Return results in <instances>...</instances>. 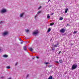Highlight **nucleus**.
<instances>
[{"instance_id": "79ce46f5", "label": "nucleus", "mask_w": 79, "mask_h": 79, "mask_svg": "<svg viewBox=\"0 0 79 79\" xmlns=\"http://www.w3.org/2000/svg\"><path fill=\"white\" fill-rule=\"evenodd\" d=\"M34 58H33V59H34Z\"/></svg>"}, {"instance_id": "2f4dec72", "label": "nucleus", "mask_w": 79, "mask_h": 79, "mask_svg": "<svg viewBox=\"0 0 79 79\" xmlns=\"http://www.w3.org/2000/svg\"><path fill=\"white\" fill-rule=\"evenodd\" d=\"M56 63H58L59 62L57 61H56Z\"/></svg>"}, {"instance_id": "4be33fe9", "label": "nucleus", "mask_w": 79, "mask_h": 79, "mask_svg": "<svg viewBox=\"0 0 79 79\" xmlns=\"http://www.w3.org/2000/svg\"><path fill=\"white\" fill-rule=\"evenodd\" d=\"M2 23H3V22L2 21L0 22V24H2Z\"/></svg>"}, {"instance_id": "aec40b11", "label": "nucleus", "mask_w": 79, "mask_h": 79, "mask_svg": "<svg viewBox=\"0 0 79 79\" xmlns=\"http://www.w3.org/2000/svg\"><path fill=\"white\" fill-rule=\"evenodd\" d=\"M6 68H7V69H10V67L9 66H7L6 67Z\"/></svg>"}, {"instance_id": "9d476101", "label": "nucleus", "mask_w": 79, "mask_h": 79, "mask_svg": "<svg viewBox=\"0 0 79 79\" xmlns=\"http://www.w3.org/2000/svg\"><path fill=\"white\" fill-rule=\"evenodd\" d=\"M23 49L24 50H25V51H26V50H27V48L26 46H24L23 47Z\"/></svg>"}, {"instance_id": "c756f323", "label": "nucleus", "mask_w": 79, "mask_h": 79, "mask_svg": "<svg viewBox=\"0 0 79 79\" xmlns=\"http://www.w3.org/2000/svg\"><path fill=\"white\" fill-rule=\"evenodd\" d=\"M36 58H37L38 59L39 58V57L38 56H36Z\"/></svg>"}, {"instance_id": "393cba45", "label": "nucleus", "mask_w": 79, "mask_h": 79, "mask_svg": "<svg viewBox=\"0 0 79 79\" xmlns=\"http://www.w3.org/2000/svg\"><path fill=\"white\" fill-rule=\"evenodd\" d=\"M29 74L27 75V77H29Z\"/></svg>"}, {"instance_id": "412c9836", "label": "nucleus", "mask_w": 79, "mask_h": 79, "mask_svg": "<svg viewBox=\"0 0 79 79\" xmlns=\"http://www.w3.org/2000/svg\"><path fill=\"white\" fill-rule=\"evenodd\" d=\"M58 47V45L56 44H55L54 45V47Z\"/></svg>"}, {"instance_id": "9b49d317", "label": "nucleus", "mask_w": 79, "mask_h": 79, "mask_svg": "<svg viewBox=\"0 0 79 79\" xmlns=\"http://www.w3.org/2000/svg\"><path fill=\"white\" fill-rule=\"evenodd\" d=\"M60 63H63V60H59Z\"/></svg>"}, {"instance_id": "dca6fc26", "label": "nucleus", "mask_w": 79, "mask_h": 79, "mask_svg": "<svg viewBox=\"0 0 79 79\" xmlns=\"http://www.w3.org/2000/svg\"><path fill=\"white\" fill-rule=\"evenodd\" d=\"M29 49L30 50V51H31V52H32V51L33 50L32 48H29Z\"/></svg>"}, {"instance_id": "ddd939ff", "label": "nucleus", "mask_w": 79, "mask_h": 79, "mask_svg": "<svg viewBox=\"0 0 79 79\" xmlns=\"http://www.w3.org/2000/svg\"><path fill=\"white\" fill-rule=\"evenodd\" d=\"M50 31H51V28H49L48 30V32H50Z\"/></svg>"}, {"instance_id": "c9c22d12", "label": "nucleus", "mask_w": 79, "mask_h": 79, "mask_svg": "<svg viewBox=\"0 0 79 79\" xmlns=\"http://www.w3.org/2000/svg\"><path fill=\"white\" fill-rule=\"evenodd\" d=\"M19 40H21V39H19Z\"/></svg>"}, {"instance_id": "7ed1b4c3", "label": "nucleus", "mask_w": 79, "mask_h": 79, "mask_svg": "<svg viewBox=\"0 0 79 79\" xmlns=\"http://www.w3.org/2000/svg\"><path fill=\"white\" fill-rule=\"evenodd\" d=\"M77 64H73L72 68V69H76V68H77Z\"/></svg>"}, {"instance_id": "4c0bfd02", "label": "nucleus", "mask_w": 79, "mask_h": 79, "mask_svg": "<svg viewBox=\"0 0 79 79\" xmlns=\"http://www.w3.org/2000/svg\"><path fill=\"white\" fill-rule=\"evenodd\" d=\"M50 0H49L48 2H50Z\"/></svg>"}, {"instance_id": "ea45409f", "label": "nucleus", "mask_w": 79, "mask_h": 79, "mask_svg": "<svg viewBox=\"0 0 79 79\" xmlns=\"http://www.w3.org/2000/svg\"><path fill=\"white\" fill-rule=\"evenodd\" d=\"M67 26H68V24H67Z\"/></svg>"}, {"instance_id": "5701e85b", "label": "nucleus", "mask_w": 79, "mask_h": 79, "mask_svg": "<svg viewBox=\"0 0 79 79\" xmlns=\"http://www.w3.org/2000/svg\"><path fill=\"white\" fill-rule=\"evenodd\" d=\"M76 33H77V31H74L73 32V34H76Z\"/></svg>"}, {"instance_id": "a878e982", "label": "nucleus", "mask_w": 79, "mask_h": 79, "mask_svg": "<svg viewBox=\"0 0 79 79\" xmlns=\"http://www.w3.org/2000/svg\"><path fill=\"white\" fill-rule=\"evenodd\" d=\"M61 51H60L58 54H60L61 53Z\"/></svg>"}, {"instance_id": "58836bf2", "label": "nucleus", "mask_w": 79, "mask_h": 79, "mask_svg": "<svg viewBox=\"0 0 79 79\" xmlns=\"http://www.w3.org/2000/svg\"><path fill=\"white\" fill-rule=\"evenodd\" d=\"M39 9H40V7H39V8H38V10H39Z\"/></svg>"}, {"instance_id": "6e6552de", "label": "nucleus", "mask_w": 79, "mask_h": 79, "mask_svg": "<svg viewBox=\"0 0 79 79\" xmlns=\"http://www.w3.org/2000/svg\"><path fill=\"white\" fill-rule=\"evenodd\" d=\"M65 13H68V8H66L65 10Z\"/></svg>"}, {"instance_id": "f257e3e1", "label": "nucleus", "mask_w": 79, "mask_h": 79, "mask_svg": "<svg viewBox=\"0 0 79 79\" xmlns=\"http://www.w3.org/2000/svg\"><path fill=\"white\" fill-rule=\"evenodd\" d=\"M7 12V10L5 8H3L0 11V13L3 14Z\"/></svg>"}, {"instance_id": "20e7f679", "label": "nucleus", "mask_w": 79, "mask_h": 79, "mask_svg": "<svg viewBox=\"0 0 79 79\" xmlns=\"http://www.w3.org/2000/svg\"><path fill=\"white\" fill-rule=\"evenodd\" d=\"M33 35H36L39 34V31H38V30H36L33 32Z\"/></svg>"}, {"instance_id": "c85d7f7f", "label": "nucleus", "mask_w": 79, "mask_h": 79, "mask_svg": "<svg viewBox=\"0 0 79 79\" xmlns=\"http://www.w3.org/2000/svg\"><path fill=\"white\" fill-rule=\"evenodd\" d=\"M52 51L55 50V49H54L53 48H52Z\"/></svg>"}, {"instance_id": "1a4fd4ad", "label": "nucleus", "mask_w": 79, "mask_h": 79, "mask_svg": "<svg viewBox=\"0 0 79 79\" xmlns=\"http://www.w3.org/2000/svg\"><path fill=\"white\" fill-rule=\"evenodd\" d=\"M3 57L4 58H7V57H8V55H3Z\"/></svg>"}, {"instance_id": "2eb2a0df", "label": "nucleus", "mask_w": 79, "mask_h": 79, "mask_svg": "<svg viewBox=\"0 0 79 79\" xmlns=\"http://www.w3.org/2000/svg\"><path fill=\"white\" fill-rule=\"evenodd\" d=\"M52 79V76H50L49 77V78L48 79Z\"/></svg>"}, {"instance_id": "f8f14e48", "label": "nucleus", "mask_w": 79, "mask_h": 79, "mask_svg": "<svg viewBox=\"0 0 79 79\" xmlns=\"http://www.w3.org/2000/svg\"><path fill=\"white\" fill-rule=\"evenodd\" d=\"M50 15L48 14L47 18H48V19H50Z\"/></svg>"}, {"instance_id": "f03ea898", "label": "nucleus", "mask_w": 79, "mask_h": 79, "mask_svg": "<svg viewBox=\"0 0 79 79\" xmlns=\"http://www.w3.org/2000/svg\"><path fill=\"white\" fill-rule=\"evenodd\" d=\"M9 34V32H8V31H6L2 33V36H3L4 37H5V36H6V35H8V34Z\"/></svg>"}, {"instance_id": "cd10ccee", "label": "nucleus", "mask_w": 79, "mask_h": 79, "mask_svg": "<svg viewBox=\"0 0 79 79\" xmlns=\"http://www.w3.org/2000/svg\"><path fill=\"white\" fill-rule=\"evenodd\" d=\"M49 63L48 62H46L45 63V64H48Z\"/></svg>"}, {"instance_id": "bb28decb", "label": "nucleus", "mask_w": 79, "mask_h": 79, "mask_svg": "<svg viewBox=\"0 0 79 79\" xmlns=\"http://www.w3.org/2000/svg\"><path fill=\"white\" fill-rule=\"evenodd\" d=\"M57 45H59V43H57L56 44Z\"/></svg>"}, {"instance_id": "37998d69", "label": "nucleus", "mask_w": 79, "mask_h": 79, "mask_svg": "<svg viewBox=\"0 0 79 79\" xmlns=\"http://www.w3.org/2000/svg\"><path fill=\"white\" fill-rule=\"evenodd\" d=\"M1 50V49H0V51Z\"/></svg>"}, {"instance_id": "c03bdc74", "label": "nucleus", "mask_w": 79, "mask_h": 79, "mask_svg": "<svg viewBox=\"0 0 79 79\" xmlns=\"http://www.w3.org/2000/svg\"><path fill=\"white\" fill-rule=\"evenodd\" d=\"M40 12H41L40 11Z\"/></svg>"}, {"instance_id": "72a5a7b5", "label": "nucleus", "mask_w": 79, "mask_h": 79, "mask_svg": "<svg viewBox=\"0 0 79 79\" xmlns=\"http://www.w3.org/2000/svg\"><path fill=\"white\" fill-rule=\"evenodd\" d=\"M53 14H54V13H52L51 15H53Z\"/></svg>"}, {"instance_id": "6ab92c4d", "label": "nucleus", "mask_w": 79, "mask_h": 79, "mask_svg": "<svg viewBox=\"0 0 79 79\" xmlns=\"http://www.w3.org/2000/svg\"><path fill=\"white\" fill-rule=\"evenodd\" d=\"M54 24V23H51L50 24V26H53Z\"/></svg>"}, {"instance_id": "473e14b6", "label": "nucleus", "mask_w": 79, "mask_h": 79, "mask_svg": "<svg viewBox=\"0 0 79 79\" xmlns=\"http://www.w3.org/2000/svg\"><path fill=\"white\" fill-rule=\"evenodd\" d=\"M48 67L49 68H50V67H52V66H48Z\"/></svg>"}, {"instance_id": "7c9ffc66", "label": "nucleus", "mask_w": 79, "mask_h": 79, "mask_svg": "<svg viewBox=\"0 0 79 79\" xmlns=\"http://www.w3.org/2000/svg\"><path fill=\"white\" fill-rule=\"evenodd\" d=\"M71 45L72 46V45H74V44H71Z\"/></svg>"}, {"instance_id": "39448f33", "label": "nucleus", "mask_w": 79, "mask_h": 79, "mask_svg": "<svg viewBox=\"0 0 79 79\" xmlns=\"http://www.w3.org/2000/svg\"><path fill=\"white\" fill-rule=\"evenodd\" d=\"M65 31H66V30L64 28H62L60 30V32L62 33H64Z\"/></svg>"}, {"instance_id": "f3484780", "label": "nucleus", "mask_w": 79, "mask_h": 79, "mask_svg": "<svg viewBox=\"0 0 79 79\" xmlns=\"http://www.w3.org/2000/svg\"><path fill=\"white\" fill-rule=\"evenodd\" d=\"M25 31L26 32H29V30L28 29L25 30Z\"/></svg>"}, {"instance_id": "b1692460", "label": "nucleus", "mask_w": 79, "mask_h": 79, "mask_svg": "<svg viewBox=\"0 0 79 79\" xmlns=\"http://www.w3.org/2000/svg\"><path fill=\"white\" fill-rule=\"evenodd\" d=\"M18 64V63H16L15 64V66H17V65Z\"/></svg>"}, {"instance_id": "f704fd0d", "label": "nucleus", "mask_w": 79, "mask_h": 79, "mask_svg": "<svg viewBox=\"0 0 79 79\" xmlns=\"http://www.w3.org/2000/svg\"><path fill=\"white\" fill-rule=\"evenodd\" d=\"M21 44H23V42H21Z\"/></svg>"}, {"instance_id": "a19ab883", "label": "nucleus", "mask_w": 79, "mask_h": 79, "mask_svg": "<svg viewBox=\"0 0 79 79\" xmlns=\"http://www.w3.org/2000/svg\"><path fill=\"white\" fill-rule=\"evenodd\" d=\"M37 63H39V62H38V61H37Z\"/></svg>"}, {"instance_id": "423d86ee", "label": "nucleus", "mask_w": 79, "mask_h": 79, "mask_svg": "<svg viewBox=\"0 0 79 79\" xmlns=\"http://www.w3.org/2000/svg\"><path fill=\"white\" fill-rule=\"evenodd\" d=\"M24 15V12L20 14L19 15V17H20V18H22L23 16Z\"/></svg>"}, {"instance_id": "a211bd4d", "label": "nucleus", "mask_w": 79, "mask_h": 79, "mask_svg": "<svg viewBox=\"0 0 79 79\" xmlns=\"http://www.w3.org/2000/svg\"><path fill=\"white\" fill-rule=\"evenodd\" d=\"M63 17H61L60 18V19H59V20H61L63 19Z\"/></svg>"}, {"instance_id": "4468645a", "label": "nucleus", "mask_w": 79, "mask_h": 79, "mask_svg": "<svg viewBox=\"0 0 79 79\" xmlns=\"http://www.w3.org/2000/svg\"><path fill=\"white\" fill-rule=\"evenodd\" d=\"M40 14V11H39L37 12L36 15H38V16H39V15Z\"/></svg>"}, {"instance_id": "e433bc0d", "label": "nucleus", "mask_w": 79, "mask_h": 79, "mask_svg": "<svg viewBox=\"0 0 79 79\" xmlns=\"http://www.w3.org/2000/svg\"><path fill=\"white\" fill-rule=\"evenodd\" d=\"M42 8V6H40V8Z\"/></svg>"}, {"instance_id": "0eeeda50", "label": "nucleus", "mask_w": 79, "mask_h": 79, "mask_svg": "<svg viewBox=\"0 0 79 79\" xmlns=\"http://www.w3.org/2000/svg\"><path fill=\"white\" fill-rule=\"evenodd\" d=\"M39 16V15H35V19L36 20H37V19H38V17Z\"/></svg>"}]
</instances>
